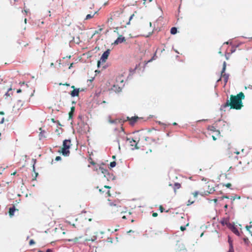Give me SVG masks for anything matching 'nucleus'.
Here are the masks:
<instances>
[{
  "mask_svg": "<svg viewBox=\"0 0 252 252\" xmlns=\"http://www.w3.org/2000/svg\"><path fill=\"white\" fill-rule=\"evenodd\" d=\"M245 98V95L243 92H240L236 95H230V99L227 100L224 105V107L230 106L231 109L240 110L243 106L242 100Z\"/></svg>",
  "mask_w": 252,
  "mask_h": 252,
  "instance_id": "1",
  "label": "nucleus"
},
{
  "mask_svg": "<svg viewBox=\"0 0 252 252\" xmlns=\"http://www.w3.org/2000/svg\"><path fill=\"white\" fill-rule=\"evenodd\" d=\"M109 211L112 213H116L118 212H120L122 214L123 213H127L126 211H125L122 207L121 205H119L118 202L116 201L114 202H110L109 203Z\"/></svg>",
  "mask_w": 252,
  "mask_h": 252,
  "instance_id": "2",
  "label": "nucleus"
},
{
  "mask_svg": "<svg viewBox=\"0 0 252 252\" xmlns=\"http://www.w3.org/2000/svg\"><path fill=\"white\" fill-rule=\"evenodd\" d=\"M71 146V140L70 139H65L63 141V146L59 153L62 154L64 156H68L70 154L69 149Z\"/></svg>",
  "mask_w": 252,
  "mask_h": 252,
  "instance_id": "3",
  "label": "nucleus"
},
{
  "mask_svg": "<svg viewBox=\"0 0 252 252\" xmlns=\"http://www.w3.org/2000/svg\"><path fill=\"white\" fill-rule=\"evenodd\" d=\"M145 140L150 143L153 142L155 146H157L160 144V142H159V138L158 137H156L154 138L151 136H147L145 137Z\"/></svg>",
  "mask_w": 252,
  "mask_h": 252,
  "instance_id": "4",
  "label": "nucleus"
},
{
  "mask_svg": "<svg viewBox=\"0 0 252 252\" xmlns=\"http://www.w3.org/2000/svg\"><path fill=\"white\" fill-rule=\"evenodd\" d=\"M110 50L107 49L106 51H105L103 54L102 55L100 61H98L97 62V65L99 67L100 65V63L101 62L102 63H104L106 61L108 57L110 54Z\"/></svg>",
  "mask_w": 252,
  "mask_h": 252,
  "instance_id": "5",
  "label": "nucleus"
},
{
  "mask_svg": "<svg viewBox=\"0 0 252 252\" xmlns=\"http://www.w3.org/2000/svg\"><path fill=\"white\" fill-rule=\"evenodd\" d=\"M226 63L224 62L223 64V67L222 69V70L221 71V77L223 78L225 85L227 83L228 78H229V75L227 74L224 73V72L226 69Z\"/></svg>",
  "mask_w": 252,
  "mask_h": 252,
  "instance_id": "6",
  "label": "nucleus"
},
{
  "mask_svg": "<svg viewBox=\"0 0 252 252\" xmlns=\"http://www.w3.org/2000/svg\"><path fill=\"white\" fill-rule=\"evenodd\" d=\"M139 120H140V118L137 116L132 117L131 118L127 117L126 120H123V122H125L127 121H128L129 122V124L131 126H133Z\"/></svg>",
  "mask_w": 252,
  "mask_h": 252,
  "instance_id": "7",
  "label": "nucleus"
},
{
  "mask_svg": "<svg viewBox=\"0 0 252 252\" xmlns=\"http://www.w3.org/2000/svg\"><path fill=\"white\" fill-rule=\"evenodd\" d=\"M126 140L128 141L131 147H134L135 149H138L139 148L137 147V142L133 139V138L127 137Z\"/></svg>",
  "mask_w": 252,
  "mask_h": 252,
  "instance_id": "8",
  "label": "nucleus"
},
{
  "mask_svg": "<svg viewBox=\"0 0 252 252\" xmlns=\"http://www.w3.org/2000/svg\"><path fill=\"white\" fill-rule=\"evenodd\" d=\"M220 223L222 225H226L228 228L232 224L229 222V218L228 217L222 218L220 220Z\"/></svg>",
  "mask_w": 252,
  "mask_h": 252,
  "instance_id": "9",
  "label": "nucleus"
},
{
  "mask_svg": "<svg viewBox=\"0 0 252 252\" xmlns=\"http://www.w3.org/2000/svg\"><path fill=\"white\" fill-rule=\"evenodd\" d=\"M71 88H72L73 89V90L70 93V95H71V96L72 97L78 96L79 92H80V91H81L80 89L79 88H78V89L75 88L74 86H72Z\"/></svg>",
  "mask_w": 252,
  "mask_h": 252,
  "instance_id": "10",
  "label": "nucleus"
},
{
  "mask_svg": "<svg viewBox=\"0 0 252 252\" xmlns=\"http://www.w3.org/2000/svg\"><path fill=\"white\" fill-rule=\"evenodd\" d=\"M125 41H126V39H125V37H124V36H123V35H121L115 41L114 44L117 45L120 43H123Z\"/></svg>",
  "mask_w": 252,
  "mask_h": 252,
  "instance_id": "11",
  "label": "nucleus"
},
{
  "mask_svg": "<svg viewBox=\"0 0 252 252\" xmlns=\"http://www.w3.org/2000/svg\"><path fill=\"white\" fill-rule=\"evenodd\" d=\"M229 229L236 235L237 236L240 235V233L238 230V229L234 225V224H231V226L229 227Z\"/></svg>",
  "mask_w": 252,
  "mask_h": 252,
  "instance_id": "12",
  "label": "nucleus"
},
{
  "mask_svg": "<svg viewBox=\"0 0 252 252\" xmlns=\"http://www.w3.org/2000/svg\"><path fill=\"white\" fill-rule=\"evenodd\" d=\"M16 209L15 206H13L12 207H10L9 209V215L10 217H12L14 215V212L15 211Z\"/></svg>",
  "mask_w": 252,
  "mask_h": 252,
  "instance_id": "13",
  "label": "nucleus"
},
{
  "mask_svg": "<svg viewBox=\"0 0 252 252\" xmlns=\"http://www.w3.org/2000/svg\"><path fill=\"white\" fill-rule=\"evenodd\" d=\"M75 111V107L72 106L71 107L70 111L69 112V119H71L73 117V113Z\"/></svg>",
  "mask_w": 252,
  "mask_h": 252,
  "instance_id": "14",
  "label": "nucleus"
},
{
  "mask_svg": "<svg viewBox=\"0 0 252 252\" xmlns=\"http://www.w3.org/2000/svg\"><path fill=\"white\" fill-rule=\"evenodd\" d=\"M99 191L100 192L102 193L105 192V194L107 195V196H110L111 195L110 191L108 190L106 191L105 189L104 188L99 189Z\"/></svg>",
  "mask_w": 252,
  "mask_h": 252,
  "instance_id": "15",
  "label": "nucleus"
},
{
  "mask_svg": "<svg viewBox=\"0 0 252 252\" xmlns=\"http://www.w3.org/2000/svg\"><path fill=\"white\" fill-rule=\"evenodd\" d=\"M112 90L116 92H120L121 91V88L120 87H118L116 85H114L112 88Z\"/></svg>",
  "mask_w": 252,
  "mask_h": 252,
  "instance_id": "16",
  "label": "nucleus"
},
{
  "mask_svg": "<svg viewBox=\"0 0 252 252\" xmlns=\"http://www.w3.org/2000/svg\"><path fill=\"white\" fill-rule=\"evenodd\" d=\"M208 129L209 130H210V131H214V132L217 131V132H218L219 134H220V131L219 130H217L216 129V127L215 126H209L208 127Z\"/></svg>",
  "mask_w": 252,
  "mask_h": 252,
  "instance_id": "17",
  "label": "nucleus"
},
{
  "mask_svg": "<svg viewBox=\"0 0 252 252\" xmlns=\"http://www.w3.org/2000/svg\"><path fill=\"white\" fill-rule=\"evenodd\" d=\"M181 185L180 184L178 183H175L174 185V191L176 192V190L177 189H179L181 188Z\"/></svg>",
  "mask_w": 252,
  "mask_h": 252,
  "instance_id": "18",
  "label": "nucleus"
},
{
  "mask_svg": "<svg viewBox=\"0 0 252 252\" xmlns=\"http://www.w3.org/2000/svg\"><path fill=\"white\" fill-rule=\"evenodd\" d=\"M95 13H96V12H94L92 14H88L85 18V20H89V19H90L93 18Z\"/></svg>",
  "mask_w": 252,
  "mask_h": 252,
  "instance_id": "19",
  "label": "nucleus"
},
{
  "mask_svg": "<svg viewBox=\"0 0 252 252\" xmlns=\"http://www.w3.org/2000/svg\"><path fill=\"white\" fill-rule=\"evenodd\" d=\"M177 29L175 27H172L171 29V30H170V32L172 34H175L177 33Z\"/></svg>",
  "mask_w": 252,
  "mask_h": 252,
  "instance_id": "20",
  "label": "nucleus"
},
{
  "mask_svg": "<svg viewBox=\"0 0 252 252\" xmlns=\"http://www.w3.org/2000/svg\"><path fill=\"white\" fill-rule=\"evenodd\" d=\"M116 165V163L115 161H112V162H111L110 164H109V166H110V168H113V167H114Z\"/></svg>",
  "mask_w": 252,
  "mask_h": 252,
  "instance_id": "21",
  "label": "nucleus"
},
{
  "mask_svg": "<svg viewBox=\"0 0 252 252\" xmlns=\"http://www.w3.org/2000/svg\"><path fill=\"white\" fill-rule=\"evenodd\" d=\"M194 200H191V199H189L188 203L187 204V206H189L192 204H193L194 202Z\"/></svg>",
  "mask_w": 252,
  "mask_h": 252,
  "instance_id": "22",
  "label": "nucleus"
},
{
  "mask_svg": "<svg viewBox=\"0 0 252 252\" xmlns=\"http://www.w3.org/2000/svg\"><path fill=\"white\" fill-rule=\"evenodd\" d=\"M131 215V213L128 212L127 213V215H124L122 217V219H126L129 217Z\"/></svg>",
  "mask_w": 252,
  "mask_h": 252,
  "instance_id": "23",
  "label": "nucleus"
},
{
  "mask_svg": "<svg viewBox=\"0 0 252 252\" xmlns=\"http://www.w3.org/2000/svg\"><path fill=\"white\" fill-rule=\"evenodd\" d=\"M96 239V236H93V238H92L91 239H87V241H94Z\"/></svg>",
  "mask_w": 252,
  "mask_h": 252,
  "instance_id": "24",
  "label": "nucleus"
},
{
  "mask_svg": "<svg viewBox=\"0 0 252 252\" xmlns=\"http://www.w3.org/2000/svg\"><path fill=\"white\" fill-rule=\"evenodd\" d=\"M228 243H229V247H233V245H232V240L230 239V238H229L228 239Z\"/></svg>",
  "mask_w": 252,
  "mask_h": 252,
  "instance_id": "25",
  "label": "nucleus"
},
{
  "mask_svg": "<svg viewBox=\"0 0 252 252\" xmlns=\"http://www.w3.org/2000/svg\"><path fill=\"white\" fill-rule=\"evenodd\" d=\"M231 184L230 183H227L225 185H223V186H225L226 187L228 188H230L231 187Z\"/></svg>",
  "mask_w": 252,
  "mask_h": 252,
  "instance_id": "26",
  "label": "nucleus"
},
{
  "mask_svg": "<svg viewBox=\"0 0 252 252\" xmlns=\"http://www.w3.org/2000/svg\"><path fill=\"white\" fill-rule=\"evenodd\" d=\"M192 195H193V196L194 197H197V196L198 195V191H195V192L192 193Z\"/></svg>",
  "mask_w": 252,
  "mask_h": 252,
  "instance_id": "27",
  "label": "nucleus"
},
{
  "mask_svg": "<svg viewBox=\"0 0 252 252\" xmlns=\"http://www.w3.org/2000/svg\"><path fill=\"white\" fill-rule=\"evenodd\" d=\"M227 252H234L233 247H231H231H229V250Z\"/></svg>",
  "mask_w": 252,
  "mask_h": 252,
  "instance_id": "28",
  "label": "nucleus"
},
{
  "mask_svg": "<svg viewBox=\"0 0 252 252\" xmlns=\"http://www.w3.org/2000/svg\"><path fill=\"white\" fill-rule=\"evenodd\" d=\"M100 169L101 170L102 173H103V174H105V173L107 172V170L103 169V168L100 167Z\"/></svg>",
  "mask_w": 252,
  "mask_h": 252,
  "instance_id": "29",
  "label": "nucleus"
},
{
  "mask_svg": "<svg viewBox=\"0 0 252 252\" xmlns=\"http://www.w3.org/2000/svg\"><path fill=\"white\" fill-rule=\"evenodd\" d=\"M89 160H90V163L91 164H92L93 165H95V164H96L95 162H94V161H93V160H92V159L91 158H90Z\"/></svg>",
  "mask_w": 252,
  "mask_h": 252,
  "instance_id": "30",
  "label": "nucleus"
},
{
  "mask_svg": "<svg viewBox=\"0 0 252 252\" xmlns=\"http://www.w3.org/2000/svg\"><path fill=\"white\" fill-rule=\"evenodd\" d=\"M159 209L161 213H162L163 212L164 208L161 205L159 206Z\"/></svg>",
  "mask_w": 252,
  "mask_h": 252,
  "instance_id": "31",
  "label": "nucleus"
},
{
  "mask_svg": "<svg viewBox=\"0 0 252 252\" xmlns=\"http://www.w3.org/2000/svg\"><path fill=\"white\" fill-rule=\"evenodd\" d=\"M134 16V14H132V15L130 16L129 19V22H130V21L132 20V19L133 18V17ZM129 24V22H128V23H127V24Z\"/></svg>",
  "mask_w": 252,
  "mask_h": 252,
  "instance_id": "32",
  "label": "nucleus"
},
{
  "mask_svg": "<svg viewBox=\"0 0 252 252\" xmlns=\"http://www.w3.org/2000/svg\"><path fill=\"white\" fill-rule=\"evenodd\" d=\"M186 226H181L180 227V229H181V231H183L185 230H186Z\"/></svg>",
  "mask_w": 252,
  "mask_h": 252,
  "instance_id": "33",
  "label": "nucleus"
},
{
  "mask_svg": "<svg viewBox=\"0 0 252 252\" xmlns=\"http://www.w3.org/2000/svg\"><path fill=\"white\" fill-rule=\"evenodd\" d=\"M61 160V157H60V156H57V157H56V158H55V160H56V161H59V160Z\"/></svg>",
  "mask_w": 252,
  "mask_h": 252,
  "instance_id": "34",
  "label": "nucleus"
},
{
  "mask_svg": "<svg viewBox=\"0 0 252 252\" xmlns=\"http://www.w3.org/2000/svg\"><path fill=\"white\" fill-rule=\"evenodd\" d=\"M35 243L34 241L33 240H31L29 242V244L30 245H32Z\"/></svg>",
  "mask_w": 252,
  "mask_h": 252,
  "instance_id": "35",
  "label": "nucleus"
},
{
  "mask_svg": "<svg viewBox=\"0 0 252 252\" xmlns=\"http://www.w3.org/2000/svg\"><path fill=\"white\" fill-rule=\"evenodd\" d=\"M158 214L157 213H153L152 214V216L153 217H157L158 216Z\"/></svg>",
  "mask_w": 252,
  "mask_h": 252,
  "instance_id": "36",
  "label": "nucleus"
},
{
  "mask_svg": "<svg viewBox=\"0 0 252 252\" xmlns=\"http://www.w3.org/2000/svg\"><path fill=\"white\" fill-rule=\"evenodd\" d=\"M59 85H65V86H69L70 85L69 84H67L66 83L65 84L60 83Z\"/></svg>",
  "mask_w": 252,
  "mask_h": 252,
  "instance_id": "37",
  "label": "nucleus"
},
{
  "mask_svg": "<svg viewBox=\"0 0 252 252\" xmlns=\"http://www.w3.org/2000/svg\"><path fill=\"white\" fill-rule=\"evenodd\" d=\"M111 187L108 186H104V189H110Z\"/></svg>",
  "mask_w": 252,
  "mask_h": 252,
  "instance_id": "38",
  "label": "nucleus"
},
{
  "mask_svg": "<svg viewBox=\"0 0 252 252\" xmlns=\"http://www.w3.org/2000/svg\"><path fill=\"white\" fill-rule=\"evenodd\" d=\"M251 227H252V225H250V226H246V228H247V229L248 230H249V229H250V228H251Z\"/></svg>",
  "mask_w": 252,
  "mask_h": 252,
  "instance_id": "39",
  "label": "nucleus"
},
{
  "mask_svg": "<svg viewBox=\"0 0 252 252\" xmlns=\"http://www.w3.org/2000/svg\"><path fill=\"white\" fill-rule=\"evenodd\" d=\"M118 13V14H120L121 13H122V11H117V12H115V13H114V16L116 15V13Z\"/></svg>",
  "mask_w": 252,
  "mask_h": 252,
  "instance_id": "40",
  "label": "nucleus"
},
{
  "mask_svg": "<svg viewBox=\"0 0 252 252\" xmlns=\"http://www.w3.org/2000/svg\"><path fill=\"white\" fill-rule=\"evenodd\" d=\"M4 114V112L3 111H0V115H3Z\"/></svg>",
  "mask_w": 252,
  "mask_h": 252,
  "instance_id": "41",
  "label": "nucleus"
},
{
  "mask_svg": "<svg viewBox=\"0 0 252 252\" xmlns=\"http://www.w3.org/2000/svg\"><path fill=\"white\" fill-rule=\"evenodd\" d=\"M73 63L70 64V66H69V69H70L73 66Z\"/></svg>",
  "mask_w": 252,
  "mask_h": 252,
  "instance_id": "42",
  "label": "nucleus"
},
{
  "mask_svg": "<svg viewBox=\"0 0 252 252\" xmlns=\"http://www.w3.org/2000/svg\"><path fill=\"white\" fill-rule=\"evenodd\" d=\"M212 138L214 140H216L217 139V138H216V137L214 135L212 136Z\"/></svg>",
  "mask_w": 252,
  "mask_h": 252,
  "instance_id": "43",
  "label": "nucleus"
},
{
  "mask_svg": "<svg viewBox=\"0 0 252 252\" xmlns=\"http://www.w3.org/2000/svg\"><path fill=\"white\" fill-rule=\"evenodd\" d=\"M213 201H214V202L216 203L217 202V201H218V199L215 198V199H213Z\"/></svg>",
  "mask_w": 252,
  "mask_h": 252,
  "instance_id": "44",
  "label": "nucleus"
},
{
  "mask_svg": "<svg viewBox=\"0 0 252 252\" xmlns=\"http://www.w3.org/2000/svg\"><path fill=\"white\" fill-rule=\"evenodd\" d=\"M3 121H4V118H3L1 120V121L0 122V124H2L3 123Z\"/></svg>",
  "mask_w": 252,
  "mask_h": 252,
  "instance_id": "45",
  "label": "nucleus"
},
{
  "mask_svg": "<svg viewBox=\"0 0 252 252\" xmlns=\"http://www.w3.org/2000/svg\"><path fill=\"white\" fill-rule=\"evenodd\" d=\"M234 153L236 154L237 155H238L240 154V152H238V151L235 152Z\"/></svg>",
  "mask_w": 252,
  "mask_h": 252,
  "instance_id": "46",
  "label": "nucleus"
},
{
  "mask_svg": "<svg viewBox=\"0 0 252 252\" xmlns=\"http://www.w3.org/2000/svg\"><path fill=\"white\" fill-rule=\"evenodd\" d=\"M21 92V90H20V89L18 90L17 91V92L18 93H20Z\"/></svg>",
  "mask_w": 252,
  "mask_h": 252,
  "instance_id": "47",
  "label": "nucleus"
},
{
  "mask_svg": "<svg viewBox=\"0 0 252 252\" xmlns=\"http://www.w3.org/2000/svg\"><path fill=\"white\" fill-rule=\"evenodd\" d=\"M228 208V205L227 204H226L225 206H224V208L225 209H227Z\"/></svg>",
  "mask_w": 252,
  "mask_h": 252,
  "instance_id": "48",
  "label": "nucleus"
},
{
  "mask_svg": "<svg viewBox=\"0 0 252 252\" xmlns=\"http://www.w3.org/2000/svg\"><path fill=\"white\" fill-rule=\"evenodd\" d=\"M16 173V172H14V173H11V175H15Z\"/></svg>",
  "mask_w": 252,
  "mask_h": 252,
  "instance_id": "49",
  "label": "nucleus"
},
{
  "mask_svg": "<svg viewBox=\"0 0 252 252\" xmlns=\"http://www.w3.org/2000/svg\"><path fill=\"white\" fill-rule=\"evenodd\" d=\"M173 125H174V126H176V125H177V123H176L174 122V123H173Z\"/></svg>",
  "mask_w": 252,
  "mask_h": 252,
  "instance_id": "50",
  "label": "nucleus"
},
{
  "mask_svg": "<svg viewBox=\"0 0 252 252\" xmlns=\"http://www.w3.org/2000/svg\"><path fill=\"white\" fill-rule=\"evenodd\" d=\"M51 120H52V121L53 122H55V120H54V119H51Z\"/></svg>",
  "mask_w": 252,
  "mask_h": 252,
  "instance_id": "51",
  "label": "nucleus"
},
{
  "mask_svg": "<svg viewBox=\"0 0 252 252\" xmlns=\"http://www.w3.org/2000/svg\"><path fill=\"white\" fill-rule=\"evenodd\" d=\"M53 65H54V63H51V66H53Z\"/></svg>",
  "mask_w": 252,
  "mask_h": 252,
  "instance_id": "52",
  "label": "nucleus"
},
{
  "mask_svg": "<svg viewBox=\"0 0 252 252\" xmlns=\"http://www.w3.org/2000/svg\"><path fill=\"white\" fill-rule=\"evenodd\" d=\"M133 232L132 230H129L127 232V233H130V232Z\"/></svg>",
  "mask_w": 252,
  "mask_h": 252,
  "instance_id": "53",
  "label": "nucleus"
},
{
  "mask_svg": "<svg viewBox=\"0 0 252 252\" xmlns=\"http://www.w3.org/2000/svg\"><path fill=\"white\" fill-rule=\"evenodd\" d=\"M134 220H133V219H132V220H131V222H134Z\"/></svg>",
  "mask_w": 252,
  "mask_h": 252,
  "instance_id": "54",
  "label": "nucleus"
},
{
  "mask_svg": "<svg viewBox=\"0 0 252 252\" xmlns=\"http://www.w3.org/2000/svg\"><path fill=\"white\" fill-rule=\"evenodd\" d=\"M89 220V221H92V219H91V218H90V219H89V220Z\"/></svg>",
  "mask_w": 252,
  "mask_h": 252,
  "instance_id": "55",
  "label": "nucleus"
},
{
  "mask_svg": "<svg viewBox=\"0 0 252 252\" xmlns=\"http://www.w3.org/2000/svg\"><path fill=\"white\" fill-rule=\"evenodd\" d=\"M5 95H9V94H8V93H6L5 94Z\"/></svg>",
  "mask_w": 252,
  "mask_h": 252,
  "instance_id": "56",
  "label": "nucleus"
},
{
  "mask_svg": "<svg viewBox=\"0 0 252 252\" xmlns=\"http://www.w3.org/2000/svg\"><path fill=\"white\" fill-rule=\"evenodd\" d=\"M112 158H115V156H113L112 157Z\"/></svg>",
  "mask_w": 252,
  "mask_h": 252,
  "instance_id": "57",
  "label": "nucleus"
},
{
  "mask_svg": "<svg viewBox=\"0 0 252 252\" xmlns=\"http://www.w3.org/2000/svg\"><path fill=\"white\" fill-rule=\"evenodd\" d=\"M244 149H242V150H241V152H244Z\"/></svg>",
  "mask_w": 252,
  "mask_h": 252,
  "instance_id": "58",
  "label": "nucleus"
},
{
  "mask_svg": "<svg viewBox=\"0 0 252 252\" xmlns=\"http://www.w3.org/2000/svg\"><path fill=\"white\" fill-rule=\"evenodd\" d=\"M220 79H221V78H220L218 80V81H220Z\"/></svg>",
  "mask_w": 252,
  "mask_h": 252,
  "instance_id": "59",
  "label": "nucleus"
},
{
  "mask_svg": "<svg viewBox=\"0 0 252 252\" xmlns=\"http://www.w3.org/2000/svg\"><path fill=\"white\" fill-rule=\"evenodd\" d=\"M38 175L37 173H36V176Z\"/></svg>",
  "mask_w": 252,
  "mask_h": 252,
  "instance_id": "60",
  "label": "nucleus"
},
{
  "mask_svg": "<svg viewBox=\"0 0 252 252\" xmlns=\"http://www.w3.org/2000/svg\"><path fill=\"white\" fill-rule=\"evenodd\" d=\"M189 225V223H187L186 226H188Z\"/></svg>",
  "mask_w": 252,
  "mask_h": 252,
  "instance_id": "61",
  "label": "nucleus"
},
{
  "mask_svg": "<svg viewBox=\"0 0 252 252\" xmlns=\"http://www.w3.org/2000/svg\"><path fill=\"white\" fill-rule=\"evenodd\" d=\"M27 19H25V21L26 22Z\"/></svg>",
  "mask_w": 252,
  "mask_h": 252,
  "instance_id": "62",
  "label": "nucleus"
},
{
  "mask_svg": "<svg viewBox=\"0 0 252 252\" xmlns=\"http://www.w3.org/2000/svg\"><path fill=\"white\" fill-rule=\"evenodd\" d=\"M33 170H34V166L33 167Z\"/></svg>",
  "mask_w": 252,
  "mask_h": 252,
  "instance_id": "63",
  "label": "nucleus"
},
{
  "mask_svg": "<svg viewBox=\"0 0 252 252\" xmlns=\"http://www.w3.org/2000/svg\"><path fill=\"white\" fill-rule=\"evenodd\" d=\"M125 120V119H124L123 120H123ZM121 121H122V119H121Z\"/></svg>",
  "mask_w": 252,
  "mask_h": 252,
  "instance_id": "64",
  "label": "nucleus"
}]
</instances>
